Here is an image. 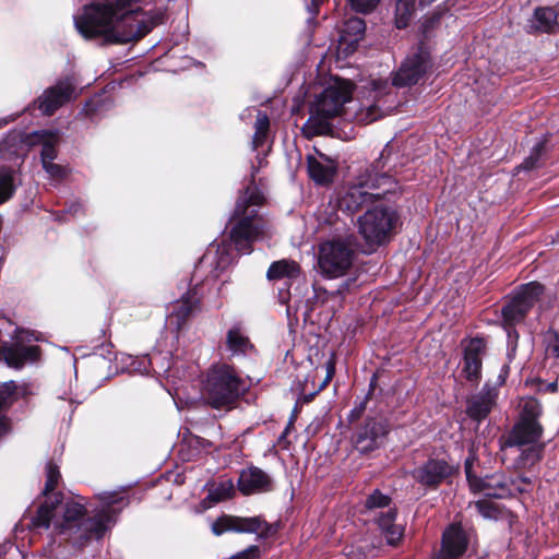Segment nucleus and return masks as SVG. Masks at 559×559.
I'll return each mask as SVG.
<instances>
[{
    "mask_svg": "<svg viewBox=\"0 0 559 559\" xmlns=\"http://www.w3.org/2000/svg\"><path fill=\"white\" fill-rule=\"evenodd\" d=\"M390 502L391 498L389 496L376 489L366 498L365 508L368 510L385 508L390 504Z\"/></svg>",
    "mask_w": 559,
    "mask_h": 559,
    "instance_id": "58836bf2",
    "label": "nucleus"
},
{
    "mask_svg": "<svg viewBox=\"0 0 559 559\" xmlns=\"http://www.w3.org/2000/svg\"><path fill=\"white\" fill-rule=\"evenodd\" d=\"M8 431V421L4 417L0 416V438Z\"/></svg>",
    "mask_w": 559,
    "mask_h": 559,
    "instance_id": "49530a36",
    "label": "nucleus"
},
{
    "mask_svg": "<svg viewBox=\"0 0 559 559\" xmlns=\"http://www.w3.org/2000/svg\"><path fill=\"white\" fill-rule=\"evenodd\" d=\"M289 430V426L286 427L284 435H286Z\"/></svg>",
    "mask_w": 559,
    "mask_h": 559,
    "instance_id": "603ef678",
    "label": "nucleus"
},
{
    "mask_svg": "<svg viewBox=\"0 0 559 559\" xmlns=\"http://www.w3.org/2000/svg\"><path fill=\"white\" fill-rule=\"evenodd\" d=\"M269 127L270 120L267 115L259 110L254 122V134L252 138V147L254 150H257L264 143L267 135Z\"/></svg>",
    "mask_w": 559,
    "mask_h": 559,
    "instance_id": "f704fd0d",
    "label": "nucleus"
},
{
    "mask_svg": "<svg viewBox=\"0 0 559 559\" xmlns=\"http://www.w3.org/2000/svg\"><path fill=\"white\" fill-rule=\"evenodd\" d=\"M148 365L158 376H165L167 379L175 378V361L169 353H153L148 358Z\"/></svg>",
    "mask_w": 559,
    "mask_h": 559,
    "instance_id": "473e14b6",
    "label": "nucleus"
},
{
    "mask_svg": "<svg viewBox=\"0 0 559 559\" xmlns=\"http://www.w3.org/2000/svg\"><path fill=\"white\" fill-rule=\"evenodd\" d=\"M543 406L532 396L522 397L518 404V418L501 439L502 459L516 471L532 469L543 457L544 427L540 424Z\"/></svg>",
    "mask_w": 559,
    "mask_h": 559,
    "instance_id": "f03ea898",
    "label": "nucleus"
},
{
    "mask_svg": "<svg viewBox=\"0 0 559 559\" xmlns=\"http://www.w3.org/2000/svg\"><path fill=\"white\" fill-rule=\"evenodd\" d=\"M366 24L361 17H349L340 32V44L349 51L355 50L357 44L364 38Z\"/></svg>",
    "mask_w": 559,
    "mask_h": 559,
    "instance_id": "393cba45",
    "label": "nucleus"
},
{
    "mask_svg": "<svg viewBox=\"0 0 559 559\" xmlns=\"http://www.w3.org/2000/svg\"><path fill=\"white\" fill-rule=\"evenodd\" d=\"M200 297L195 289L189 290L181 299L173 304L168 317L169 324L175 325L179 331L187 322L189 317L197 311Z\"/></svg>",
    "mask_w": 559,
    "mask_h": 559,
    "instance_id": "5701e85b",
    "label": "nucleus"
},
{
    "mask_svg": "<svg viewBox=\"0 0 559 559\" xmlns=\"http://www.w3.org/2000/svg\"><path fill=\"white\" fill-rule=\"evenodd\" d=\"M16 188L15 174L9 167H0V203L12 198Z\"/></svg>",
    "mask_w": 559,
    "mask_h": 559,
    "instance_id": "72a5a7b5",
    "label": "nucleus"
},
{
    "mask_svg": "<svg viewBox=\"0 0 559 559\" xmlns=\"http://www.w3.org/2000/svg\"><path fill=\"white\" fill-rule=\"evenodd\" d=\"M246 382L227 364H215L202 383V396L214 408L229 409L246 391Z\"/></svg>",
    "mask_w": 559,
    "mask_h": 559,
    "instance_id": "0eeeda50",
    "label": "nucleus"
},
{
    "mask_svg": "<svg viewBox=\"0 0 559 559\" xmlns=\"http://www.w3.org/2000/svg\"><path fill=\"white\" fill-rule=\"evenodd\" d=\"M396 511L389 509L385 513H381L377 520L378 526L389 545H396L403 537L404 527L395 523Z\"/></svg>",
    "mask_w": 559,
    "mask_h": 559,
    "instance_id": "cd10ccee",
    "label": "nucleus"
},
{
    "mask_svg": "<svg viewBox=\"0 0 559 559\" xmlns=\"http://www.w3.org/2000/svg\"><path fill=\"white\" fill-rule=\"evenodd\" d=\"M74 92V82L71 78L60 80L38 98V108L45 115H52L59 107L72 99Z\"/></svg>",
    "mask_w": 559,
    "mask_h": 559,
    "instance_id": "dca6fc26",
    "label": "nucleus"
},
{
    "mask_svg": "<svg viewBox=\"0 0 559 559\" xmlns=\"http://www.w3.org/2000/svg\"><path fill=\"white\" fill-rule=\"evenodd\" d=\"M60 135L58 131L40 130L33 133V144H40L43 146L40 158L41 164L53 162L57 157V145Z\"/></svg>",
    "mask_w": 559,
    "mask_h": 559,
    "instance_id": "bb28decb",
    "label": "nucleus"
},
{
    "mask_svg": "<svg viewBox=\"0 0 559 559\" xmlns=\"http://www.w3.org/2000/svg\"><path fill=\"white\" fill-rule=\"evenodd\" d=\"M465 472L471 490L486 497L504 499L527 492L532 488V480L528 477L520 476L513 479L500 473L477 477L473 475L468 461L465 464Z\"/></svg>",
    "mask_w": 559,
    "mask_h": 559,
    "instance_id": "1a4fd4ad",
    "label": "nucleus"
},
{
    "mask_svg": "<svg viewBox=\"0 0 559 559\" xmlns=\"http://www.w3.org/2000/svg\"><path fill=\"white\" fill-rule=\"evenodd\" d=\"M558 16L552 8H537L528 20L530 32L550 33L558 24Z\"/></svg>",
    "mask_w": 559,
    "mask_h": 559,
    "instance_id": "c85d7f7f",
    "label": "nucleus"
},
{
    "mask_svg": "<svg viewBox=\"0 0 559 559\" xmlns=\"http://www.w3.org/2000/svg\"><path fill=\"white\" fill-rule=\"evenodd\" d=\"M364 405L361 404L360 408H359V413L364 411Z\"/></svg>",
    "mask_w": 559,
    "mask_h": 559,
    "instance_id": "864d4df0",
    "label": "nucleus"
},
{
    "mask_svg": "<svg viewBox=\"0 0 559 559\" xmlns=\"http://www.w3.org/2000/svg\"><path fill=\"white\" fill-rule=\"evenodd\" d=\"M549 389L555 392L557 390V383L549 384Z\"/></svg>",
    "mask_w": 559,
    "mask_h": 559,
    "instance_id": "09e8293b",
    "label": "nucleus"
},
{
    "mask_svg": "<svg viewBox=\"0 0 559 559\" xmlns=\"http://www.w3.org/2000/svg\"><path fill=\"white\" fill-rule=\"evenodd\" d=\"M15 342L9 344L0 341V359L3 358L9 367L20 369L25 364L35 362L39 357V347L36 345L25 346L21 342L24 340V332L16 331Z\"/></svg>",
    "mask_w": 559,
    "mask_h": 559,
    "instance_id": "2eb2a0df",
    "label": "nucleus"
},
{
    "mask_svg": "<svg viewBox=\"0 0 559 559\" xmlns=\"http://www.w3.org/2000/svg\"><path fill=\"white\" fill-rule=\"evenodd\" d=\"M353 84L349 81L337 80L324 88L316 104V111L324 118L338 116L343 106L350 100Z\"/></svg>",
    "mask_w": 559,
    "mask_h": 559,
    "instance_id": "ddd939ff",
    "label": "nucleus"
},
{
    "mask_svg": "<svg viewBox=\"0 0 559 559\" xmlns=\"http://www.w3.org/2000/svg\"><path fill=\"white\" fill-rule=\"evenodd\" d=\"M43 168L46 170V173L49 175L51 179L57 181L62 180L68 174L64 167L55 164L53 162L43 164Z\"/></svg>",
    "mask_w": 559,
    "mask_h": 559,
    "instance_id": "37998d69",
    "label": "nucleus"
},
{
    "mask_svg": "<svg viewBox=\"0 0 559 559\" xmlns=\"http://www.w3.org/2000/svg\"><path fill=\"white\" fill-rule=\"evenodd\" d=\"M337 204L333 205L329 203L328 205H323L317 215L319 229L324 230L325 227L333 228L337 234H345L346 231V223L340 217L338 212L336 210Z\"/></svg>",
    "mask_w": 559,
    "mask_h": 559,
    "instance_id": "7c9ffc66",
    "label": "nucleus"
},
{
    "mask_svg": "<svg viewBox=\"0 0 559 559\" xmlns=\"http://www.w3.org/2000/svg\"><path fill=\"white\" fill-rule=\"evenodd\" d=\"M300 274V266L293 260H280L273 262L266 273L270 281L294 280Z\"/></svg>",
    "mask_w": 559,
    "mask_h": 559,
    "instance_id": "2f4dec72",
    "label": "nucleus"
},
{
    "mask_svg": "<svg viewBox=\"0 0 559 559\" xmlns=\"http://www.w3.org/2000/svg\"><path fill=\"white\" fill-rule=\"evenodd\" d=\"M486 343L483 338L475 337L467 342L464 348L463 373L465 379L476 384L481 378V359L485 354Z\"/></svg>",
    "mask_w": 559,
    "mask_h": 559,
    "instance_id": "6ab92c4d",
    "label": "nucleus"
},
{
    "mask_svg": "<svg viewBox=\"0 0 559 559\" xmlns=\"http://www.w3.org/2000/svg\"><path fill=\"white\" fill-rule=\"evenodd\" d=\"M386 430L382 423L376 419L366 420L365 425L357 431L355 448L360 453H368L377 449Z\"/></svg>",
    "mask_w": 559,
    "mask_h": 559,
    "instance_id": "aec40b11",
    "label": "nucleus"
},
{
    "mask_svg": "<svg viewBox=\"0 0 559 559\" xmlns=\"http://www.w3.org/2000/svg\"><path fill=\"white\" fill-rule=\"evenodd\" d=\"M371 99H367L356 112V119L361 123H371L390 112L397 100L392 93V85L388 81H373L370 92Z\"/></svg>",
    "mask_w": 559,
    "mask_h": 559,
    "instance_id": "9d476101",
    "label": "nucleus"
},
{
    "mask_svg": "<svg viewBox=\"0 0 559 559\" xmlns=\"http://www.w3.org/2000/svg\"><path fill=\"white\" fill-rule=\"evenodd\" d=\"M307 168L310 178L319 185L332 181L336 163L331 157L317 152L307 156Z\"/></svg>",
    "mask_w": 559,
    "mask_h": 559,
    "instance_id": "412c9836",
    "label": "nucleus"
},
{
    "mask_svg": "<svg viewBox=\"0 0 559 559\" xmlns=\"http://www.w3.org/2000/svg\"><path fill=\"white\" fill-rule=\"evenodd\" d=\"M234 260L231 245L221 242L216 246H211L202 258V261L215 265V270H225Z\"/></svg>",
    "mask_w": 559,
    "mask_h": 559,
    "instance_id": "c756f323",
    "label": "nucleus"
},
{
    "mask_svg": "<svg viewBox=\"0 0 559 559\" xmlns=\"http://www.w3.org/2000/svg\"><path fill=\"white\" fill-rule=\"evenodd\" d=\"M430 67V57L424 48H418L408 56L395 72L392 85L406 87L416 84Z\"/></svg>",
    "mask_w": 559,
    "mask_h": 559,
    "instance_id": "4468645a",
    "label": "nucleus"
},
{
    "mask_svg": "<svg viewBox=\"0 0 559 559\" xmlns=\"http://www.w3.org/2000/svg\"><path fill=\"white\" fill-rule=\"evenodd\" d=\"M141 0H92L73 16L76 31L85 39L104 45L139 40L164 21L165 12H145Z\"/></svg>",
    "mask_w": 559,
    "mask_h": 559,
    "instance_id": "f257e3e1",
    "label": "nucleus"
},
{
    "mask_svg": "<svg viewBox=\"0 0 559 559\" xmlns=\"http://www.w3.org/2000/svg\"><path fill=\"white\" fill-rule=\"evenodd\" d=\"M545 151V144L543 142H538L532 148V152L527 158L523 162L521 167L525 170H531L537 166L538 159Z\"/></svg>",
    "mask_w": 559,
    "mask_h": 559,
    "instance_id": "a19ab883",
    "label": "nucleus"
},
{
    "mask_svg": "<svg viewBox=\"0 0 559 559\" xmlns=\"http://www.w3.org/2000/svg\"><path fill=\"white\" fill-rule=\"evenodd\" d=\"M507 373L508 367L503 366L498 377L497 384L487 382L479 392L468 396L466 401V414L471 419L480 423L490 414L497 403L498 388L504 383Z\"/></svg>",
    "mask_w": 559,
    "mask_h": 559,
    "instance_id": "f8f14e48",
    "label": "nucleus"
},
{
    "mask_svg": "<svg viewBox=\"0 0 559 559\" xmlns=\"http://www.w3.org/2000/svg\"><path fill=\"white\" fill-rule=\"evenodd\" d=\"M357 255L356 237L353 234H336L320 242L317 252V270L325 278L346 275Z\"/></svg>",
    "mask_w": 559,
    "mask_h": 559,
    "instance_id": "423d86ee",
    "label": "nucleus"
},
{
    "mask_svg": "<svg viewBox=\"0 0 559 559\" xmlns=\"http://www.w3.org/2000/svg\"><path fill=\"white\" fill-rule=\"evenodd\" d=\"M15 388V384L14 382H8L4 384V388H3V393H7L8 395H10L12 393V390Z\"/></svg>",
    "mask_w": 559,
    "mask_h": 559,
    "instance_id": "de8ad7c7",
    "label": "nucleus"
},
{
    "mask_svg": "<svg viewBox=\"0 0 559 559\" xmlns=\"http://www.w3.org/2000/svg\"><path fill=\"white\" fill-rule=\"evenodd\" d=\"M311 124H312V120L309 119L307 124L305 126V129H310Z\"/></svg>",
    "mask_w": 559,
    "mask_h": 559,
    "instance_id": "3c124183",
    "label": "nucleus"
},
{
    "mask_svg": "<svg viewBox=\"0 0 559 559\" xmlns=\"http://www.w3.org/2000/svg\"><path fill=\"white\" fill-rule=\"evenodd\" d=\"M397 219V213L383 204L369 207L358 217V233L370 251L389 242Z\"/></svg>",
    "mask_w": 559,
    "mask_h": 559,
    "instance_id": "6e6552de",
    "label": "nucleus"
},
{
    "mask_svg": "<svg viewBox=\"0 0 559 559\" xmlns=\"http://www.w3.org/2000/svg\"><path fill=\"white\" fill-rule=\"evenodd\" d=\"M475 508L485 519H496L498 515L497 506L487 500H479L475 503Z\"/></svg>",
    "mask_w": 559,
    "mask_h": 559,
    "instance_id": "79ce46f5",
    "label": "nucleus"
},
{
    "mask_svg": "<svg viewBox=\"0 0 559 559\" xmlns=\"http://www.w3.org/2000/svg\"><path fill=\"white\" fill-rule=\"evenodd\" d=\"M234 493V484L231 479H224L213 487L209 492V499L213 502L224 501Z\"/></svg>",
    "mask_w": 559,
    "mask_h": 559,
    "instance_id": "e433bc0d",
    "label": "nucleus"
},
{
    "mask_svg": "<svg viewBox=\"0 0 559 559\" xmlns=\"http://www.w3.org/2000/svg\"><path fill=\"white\" fill-rule=\"evenodd\" d=\"M238 488L243 495L269 491L272 489V479L265 472L252 466L240 473Z\"/></svg>",
    "mask_w": 559,
    "mask_h": 559,
    "instance_id": "4be33fe9",
    "label": "nucleus"
},
{
    "mask_svg": "<svg viewBox=\"0 0 559 559\" xmlns=\"http://www.w3.org/2000/svg\"><path fill=\"white\" fill-rule=\"evenodd\" d=\"M454 473L444 460L430 459L425 464L412 472L413 478L421 486L436 488Z\"/></svg>",
    "mask_w": 559,
    "mask_h": 559,
    "instance_id": "f3484780",
    "label": "nucleus"
},
{
    "mask_svg": "<svg viewBox=\"0 0 559 559\" xmlns=\"http://www.w3.org/2000/svg\"><path fill=\"white\" fill-rule=\"evenodd\" d=\"M59 478V467L55 463L48 462L46 465V484L43 493L48 495L51 492L56 488Z\"/></svg>",
    "mask_w": 559,
    "mask_h": 559,
    "instance_id": "ea45409f",
    "label": "nucleus"
},
{
    "mask_svg": "<svg viewBox=\"0 0 559 559\" xmlns=\"http://www.w3.org/2000/svg\"><path fill=\"white\" fill-rule=\"evenodd\" d=\"M225 345L231 356H246L253 350V345L239 324L227 331Z\"/></svg>",
    "mask_w": 559,
    "mask_h": 559,
    "instance_id": "a878e982",
    "label": "nucleus"
},
{
    "mask_svg": "<svg viewBox=\"0 0 559 559\" xmlns=\"http://www.w3.org/2000/svg\"><path fill=\"white\" fill-rule=\"evenodd\" d=\"M347 2L354 11L361 13H367L377 5L376 0H347Z\"/></svg>",
    "mask_w": 559,
    "mask_h": 559,
    "instance_id": "c03bdc74",
    "label": "nucleus"
},
{
    "mask_svg": "<svg viewBox=\"0 0 559 559\" xmlns=\"http://www.w3.org/2000/svg\"><path fill=\"white\" fill-rule=\"evenodd\" d=\"M167 2H169L170 0H166Z\"/></svg>",
    "mask_w": 559,
    "mask_h": 559,
    "instance_id": "5fc2aeb1",
    "label": "nucleus"
},
{
    "mask_svg": "<svg viewBox=\"0 0 559 559\" xmlns=\"http://www.w3.org/2000/svg\"><path fill=\"white\" fill-rule=\"evenodd\" d=\"M265 527V522L259 516L239 518L222 515L212 524V532L215 535H222L226 532L262 534Z\"/></svg>",
    "mask_w": 559,
    "mask_h": 559,
    "instance_id": "a211bd4d",
    "label": "nucleus"
},
{
    "mask_svg": "<svg viewBox=\"0 0 559 559\" xmlns=\"http://www.w3.org/2000/svg\"><path fill=\"white\" fill-rule=\"evenodd\" d=\"M467 547L463 530L457 525L449 526L442 536V551L445 558L455 559L462 556Z\"/></svg>",
    "mask_w": 559,
    "mask_h": 559,
    "instance_id": "b1692460",
    "label": "nucleus"
},
{
    "mask_svg": "<svg viewBox=\"0 0 559 559\" xmlns=\"http://www.w3.org/2000/svg\"><path fill=\"white\" fill-rule=\"evenodd\" d=\"M544 292V287L531 282L523 285L502 308V316L508 326H514L524 320L530 309L538 301Z\"/></svg>",
    "mask_w": 559,
    "mask_h": 559,
    "instance_id": "9b49d317",
    "label": "nucleus"
},
{
    "mask_svg": "<svg viewBox=\"0 0 559 559\" xmlns=\"http://www.w3.org/2000/svg\"><path fill=\"white\" fill-rule=\"evenodd\" d=\"M60 503V500L56 498L53 502L48 503L47 501L43 503L37 511L36 516L34 518V525L37 527L48 528L50 526V522L55 516V510L57 504Z\"/></svg>",
    "mask_w": 559,
    "mask_h": 559,
    "instance_id": "c9c22d12",
    "label": "nucleus"
},
{
    "mask_svg": "<svg viewBox=\"0 0 559 559\" xmlns=\"http://www.w3.org/2000/svg\"><path fill=\"white\" fill-rule=\"evenodd\" d=\"M325 371H326V376H325L323 382L321 383L319 390H322L332 380V378L335 373V362L332 358L326 361Z\"/></svg>",
    "mask_w": 559,
    "mask_h": 559,
    "instance_id": "a18cd8bd",
    "label": "nucleus"
},
{
    "mask_svg": "<svg viewBox=\"0 0 559 559\" xmlns=\"http://www.w3.org/2000/svg\"><path fill=\"white\" fill-rule=\"evenodd\" d=\"M263 202L264 195L253 182L237 199L229 219V236L239 253H250L252 243L263 239L269 231V222L260 214Z\"/></svg>",
    "mask_w": 559,
    "mask_h": 559,
    "instance_id": "20e7f679",
    "label": "nucleus"
},
{
    "mask_svg": "<svg viewBox=\"0 0 559 559\" xmlns=\"http://www.w3.org/2000/svg\"><path fill=\"white\" fill-rule=\"evenodd\" d=\"M396 188L397 182L391 176L380 174L374 165H370L337 198V210L352 215L376 200L395 192Z\"/></svg>",
    "mask_w": 559,
    "mask_h": 559,
    "instance_id": "39448f33",
    "label": "nucleus"
},
{
    "mask_svg": "<svg viewBox=\"0 0 559 559\" xmlns=\"http://www.w3.org/2000/svg\"><path fill=\"white\" fill-rule=\"evenodd\" d=\"M98 497L100 507L95 510L92 518L86 520H81L85 512L82 503L83 498L80 501L73 499L67 501L62 522L55 523L58 533L74 538L75 543L79 544H83L92 537L100 538L114 525L118 512L128 506L129 501L118 491L103 492Z\"/></svg>",
    "mask_w": 559,
    "mask_h": 559,
    "instance_id": "7ed1b4c3",
    "label": "nucleus"
},
{
    "mask_svg": "<svg viewBox=\"0 0 559 559\" xmlns=\"http://www.w3.org/2000/svg\"><path fill=\"white\" fill-rule=\"evenodd\" d=\"M545 353L559 364V332L549 329L544 335Z\"/></svg>",
    "mask_w": 559,
    "mask_h": 559,
    "instance_id": "4c0bfd02",
    "label": "nucleus"
},
{
    "mask_svg": "<svg viewBox=\"0 0 559 559\" xmlns=\"http://www.w3.org/2000/svg\"><path fill=\"white\" fill-rule=\"evenodd\" d=\"M8 122H9V120H8V119L0 120V128H2L3 126H5Z\"/></svg>",
    "mask_w": 559,
    "mask_h": 559,
    "instance_id": "8fccbe9b",
    "label": "nucleus"
}]
</instances>
